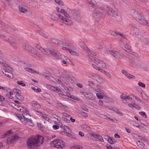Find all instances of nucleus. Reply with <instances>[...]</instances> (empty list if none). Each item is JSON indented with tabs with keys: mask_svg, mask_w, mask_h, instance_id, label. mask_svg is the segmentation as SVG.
Returning a JSON list of instances; mask_svg holds the SVG:
<instances>
[{
	"mask_svg": "<svg viewBox=\"0 0 149 149\" xmlns=\"http://www.w3.org/2000/svg\"><path fill=\"white\" fill-rule=\"evenodd\" d=\"M43 137L42 136L37 135L35 137L29 138L27 141L28 146L31 148L38 146L43 142Z\"/></svg>",
	"mask_w": 149,
	"mask_h": 149,
	"instance_id": "obj_1",
	"label": "nucleus"
},
{
	"mask_svg": "<svg viewBox=\"0 0 149 149\" xmlns=\"http://www.w3.org/2000/svg\"><path fill=\"white\" fill-rule=\"evenodd\" d=\"M107 14L108 15L115 17L117 21H121L122 20L121 15L117 8H112L110 6H107Z\"/></svg>",
	"mask_w": 149,
	"mask_h": 149,
	"instance_id": "obj_2",
	"label": "nucleus"
},
{
	"mask_svg": "<svg viewBox=\"0 0 149 149\" xmlns=\"http://www.w3.org/2000/svg\"><path fill=\"white\" fill-rule=\"evenodd\" d=\"M12 130H9L6 132L1 137L4 138L6 137L9 136L7 139V143L8 144H10L14 143L18 138V136L13 134Z\"/></svg>",
	"mask_w": 149,
	"mask_h": 149,
	"instance_id": "obj_3",
	"label": "nucleus"
},
{
	"mask_svg": "<svg viewBox=\"0 0 149 149\" xmlns=\"http://www.w3.org/2000/svg\"><path fill=\"white\" fill-rule=\"evenodd\" d=\"M51 19L55 21H61L63 23L68 25H71L73 23L72 21L71 20L64 18L63 15L60 14L58 15L55 13H53L51 15Z\"/></svg>",
	"mask_w": 149,
	"mask_h": 149,
	"instance_id": "obj_4",
	"label": "nucleus"
},
{
	"mask_svg": "<svg viewBox=\"0 0 149 149\" xmlns=\"http://www.w3.org/2000/svg\"><path fill=\"white\" fill-rule=\"evenodd\" d=\"M0 38L3 41L9 43L14 49L16 50L17 49V44L16 41L13 37H8L7 33H5L3 35H0Z\"/></svg>",
	"mask_w": 149,
	"mask_h": 149,
	"instance_id": "obj_5",
	"label": "nucleus"
},
{
	"mask_svg": "<svg viewBox=\"0 0 149 149\" xmlns=\"http://www.w3.org/2000/svg\"><path fill=\"white\" fill-rule=\"evenodd\" d=\"M131 29L133 30V33L135 37L139 39H141L143 37L142 32L135 24H130Z\"/></svg>",
	"mask_w": 149,
	"mask_h": 149,
	"instance_id": "obj_6",
	"label": "nucleus"
},
{
	"mask_svg": "<svg viewBox=\"0 0 149 149\" xmlns=\"http://www.w3.org/2000/svg\"><path fill=\"white\" fill-rule=\"evenodd\" d=\"M50 144L52 146L57 148H62L65 146V142L61 139H56L51 142Z\"/></svg>",
	"mask_w": 149,
	"mask_h": 149,
	"instance_id": "obj_7",
	"label": "nucleus"
},
{
	"mask_svg": "<svg viewBox=\"0 0 149 149\" xmlns=\"http://www.w3.org/2000/svg\"><path fill=\"white\" fill-rule=\"evenodd\" d=\"M103 13V10L99 8H97L94 10L93 16L96 22H99L100 19Z\"/></svg>",
	"mask_w": 149,
	"mask_h": 149,
	"instance_id": "obj_8",
	"label": "nucleus"
},
{
	"mask_svg": "<svg viewBox=\"0 0 149 149\" xmlns=\"http://www.w3.org/2000/svg\"><path fill=\"white\" fill-rule=\"evenodd\" d=\"M22 115L23 118L26 121V124H27L30 126H32L33 125V123L32 122V120L31 119H29L28 118L30 116V115L26 113H22Z\"/></svg>",
	"mask_w": 149,
	"mask_h": 149,
	"instance_id": "obj_9",
	"label": "nucleus"
},
{
	"mask_svg": "<svg viewBox=\"0 0 149 149\" xmlns=\"http://www.w3.org/2000/svg\"><path fill=\"white\" fill-rule=\"evenodd\" d=\"M31 106L36 111L37 113H40L42 115H44L45 113L44 112H41L40 111L36 110H38L41 108L40 104L37 102L35 101H33L31 103Z\"/></svg>",
	"mask_w": 149,
	"mask_h": 149,
	"instance_id": "obj_10",
	"label": "nucleus"
},
{
	"mask_svg": "<svg viewBox=\"0 0 149 149\" xmlns=\"http://www.w3.org/2000/svg\"><path fill=\"white\" fill-rule=\"evenodd\" d=\"M109 54L112 56L113 57L116 58H122V56H121L120 53L114 50H110L108 51Z\"/></svg>",
	"mask_w": 149,
	"mask_h": 149,
	"instance_id": "obj_11",
	"label": "nucleus"
},
{
	"mask_svg": "<svg viewBox=\"0 0 149 149\" xmlns=\"http://www.w3.org/2000/svg\"><path fill=\"white\" fill-rule=\"evenodd\" d=\"M52 56L55 57L57 59H66V60L67 59V57H66L64 55L61 54L58 51L55 52Z\"/></svg>",
	"mask_w": 149,
	"mask_h": 149,
	"instance_id": "obj_12",
	"label": "nucleus"
},
{
	"mask_svg": "<svg viewBox=\"0 0 149 149\" xmlns=\"http://www.w3.org/2000/svg\"><path fill=\"white\" fill-rule=\"evenodd\" d=\"M80 93L88 99L92 100L95 98L93 94L92 93L83 91H81Z\"/></svg>",
	"mask_w": 149,
	"mask_h": 149,
	"instance_id": "obj_13",
	"label": "nucleus"
},
{
	"mask_svg": "<svg viewBox=\"0 0 149 149\" xmlns=\"http://www.w3.org/2000/svg\"><path fill=\"white\" fill-rule=\"evenodd\" d=\"M131 13L132 17L136 20H138L141 15L137 11L134 9L132 10Z\"/></svg>",
	"mask_w": 149,
	"mask_h": 149,
	"instance_id": "obj_14",
	"label": "nucleus"
},
{
	"mask_svg": "<svg viewBox=\"0 0 149 149\" xmlns=\"http://www.w3.org/2000/svg\"><path fill=\"white\" fill-rule=\"evenodd\" d=\"M95 63L99 65V66L104 68H106V65L105 63L103 61L100 60L98 59H94Z\"/></svg>",
	"mask_w": 149,
	"mask_h": 149,
	"instance_id": "obj_15",
	"label": "nucleus"
},
{
	"mask_svg": "<svg viewBox=\"0 0 149 149\" xmlns=\"http://www.w3.org/2000/svg\"><path fill=\"white\" fill-rule=\"evenodd\" d=\"M137 20L141 24L144 25H147L149 26V24H148L147 21L142 15H141Z\"/></svg>",
	"mask_w": 149,
	"mask_h": 149,
	"instance_id": "obj_16",
	"label": "nucleus"
},
{
	"mask_svg": "<svg viewBox=\"0 0 149 149\" xmlns=\"http://www.w3.org/2000/svg\"><path fill=\"white\" fill-rule=\"evenodd\" d=\"M122 73L125 75L127 78L129 79H134L135 76L133 75L130 74L129 73L127 72L125 70H123L121 71Z\"/></svg>",
	"mask_w": 149,
	"mask_h": 149,
	"instance_id": "obj_17",
	"label": "nucleus"
},
{
	"mask_svg": "<svg viewBox=\"0 0 149 149\" xmlns=\"http://www.w3.org/2000/svg\"><path fill=\"white\" fill-rule=\"evenodd\" d=\"M28 3L29 5L33 7H35L37 8H40V6H38L37 3L33 0H29L28 1Z\"/></svg>",
	"mask_w": 149,
	"mask_h": 149,
	"instance_id": "obj_18",
	"label": "nucleus"
},
{
	"mask_svg": "<svg viewBox=\"0 0 149 149\" xmlns=\"http://www.w3.org/2000/svg\"><path fill=\"white\" fill-rule=\"evenodd\" d=\"M50 42L59 46H61L62 45V41L55 38L51 39Z\"/></svg>",
	"mask_w": 149,
	"mask_h": 149,
	"instance_id": "obj_19",
	"label": "nucleus"
},
{
	"mask_svg": "<svg viewBox=\"0 0 149 149\" xmlns=\"http://www.w3.org/2000/svg\"><path fill=\"white\" fill-rule=\"evenodd\" d=\"M71 13L75 20L77 21H80L81 20V18L79 15L75 11H72Z\"/></svg>",
	"mask_w": 149,
	"mask_h": 149,
	"instance_id": "obj_20",
	"label": "nucleus"
},
{
	"mask_svg": "<svg viewBox=\"0 0 149 149\" xmlns=\"http://www.w3.org/2000/svg\"><path fill=\"white\" fill-rule=\"evenodd\" d=\"M47 49L52 56L57 51L55 50L54 47L51 45H49L47 47Z\"/></svg>",
	"mask_w": 149,
	"mask_h": 149,
	"instance_id": "obj_21",
	"label": "nucleus"
},
{
	"mask_svg": "<svg viewBox=\"0 0 149 149\" xmlns=\"http://www.w3.org/2000/svg\"><path fill=\"white\" fill-rule=\"evenodd\" d=\"M61 78H65L68 79L70 78V77L67 72L66 71H64L62 73V74L61 75Z\"/></svg>",
	"mask_w": 149,
	"mask_h": 149,
	"instance_id": "obj_22",
	"label": "nucleus"
},
{
	"mask_svg": "<svg viewBox=\"0 0 149 149\" xmlns=\"http://www.w3.org/2000/svg\"><path fill=\"white\" fill-rule=\"evenodd\" d=\"M17 117L19 119L21 122L24 124H26V122L24 119L23 118V117L22 113L21 114H17Z\"/></svg>",
	"mask_w": 149,
	"mask_h": 149,
	"instance_id": "obj_23",
	"label": "nucleus"
},
{
	"mask_svg": "<svg viewBox=\"0 0 149 149\" xmlns=\"http://www.w3.org/2000/svg\"><path fill=\"white\" fill-rule=\"evenodd\" d=\"M82 127L85 131L87 132H91V129L88 125H83Z\"/></svg>",
	"mask_w": 149,
	"mask_h": 149,
	"instance_id": "obj_24",
	"label": "nucleus"
},
{
	"mask_svg": "<svg viewBox=\"0 0 149 149\" xmlns=\"http://www.w3.org/2000/svg\"><path fill=\"white\" fill-rule=\"evenodd\" d=\"M33 56L36 57V58L40 60H42L43 59V56L38 51Z\"/></svg>",
	"mask_w": 149,
	"mask_h": 149,
	"instance_id": "obj_25",
	"label": "nucleus"
},
{
	"mask_svg": "<svg viewBox=\"0 0 149 149\" xmlns=\"http://www.w3.org/2000/svg\"><path fill=\"white\" fill-rule=\"evenodd\" d=\"M23 48L29 52L32 47L27 44H24L22 45Z\"/></svg>",
	"mask_w": 149,
	"mask_h": 149,
	"instance_id": "obj_26",
	"label": "nucleus"
},
{
	"mask_svg": "<svg viewBox=\"0 0 149 149\" xmlns=\"http://www.w3.org/2000/svg\"><path fill=\"white\" fill-rule=\"evenodd\" d=\"M137 144L138 146L141 148L143 149L145 146V145L142 142L140 141H138L137 142Z\"/></svg>",
	"mask_w": 149,
	"mask_h": 149,
	"instance_id": "obj_27",
	"label": "nucleus"
},
{
	"mask_svg": "<svg viewBox=\"0 0 149 149\" xmlns=\"http://www.w3.org/2000/svg\"><path fill=\"white\" fill-rule=\"evenodd\" d=\"M88 2L89 5H91L93 7L96 4V2L95 0H87Z\"/></svg>",
	"mask_w": 149,
	"mask_h": 149,
	"instance_id": "obj_28",
	"label": "nucleus"
},
{
	"mask_svg": "<svg viewBox=\"0 0 149 149\" xmlns=\"http://www.w3.org/2000/svg\"><path fill=\"white\" fill-rule=\"evenodd\" d=\"M79 45L81 48H82L84 49H85L86 48H87L88 49H89L88 48L86 47L85 43L83 42H80L79 43Z\"/></svg>",
	"mask_w": 149,
	"mask_h": 149,
	"instance_id": "obj_29",
	"label": "nucleus"
},
{
	"mask_svg": "<svg viewBox=\"0 0 149 149\" xmlns=\"http://www.w3.org/2000/svg\"><path fill=\"white\" fill-rule=\"evenodd\" d=\"M19 10L20 12L24 13H25L27 11V10L26 8L21 6L19 7Z\"/></svg>",
	"mask_w": 149,
	"mask_h": 149,
	"instance_id": "obj_30",
	"label": "nucleus"
},
{
	"mask_svg": "<svg viewBox=\"0 0 149 149\" xmlns=\"http://www.w3.org/2000/svg\"><path fill=\"white\" fill-rule=\"evenodd\" d=\"M37 52V51L36 49L32 47L29 52L31 53L32 55L34 56Z\"/></svg>",
	"mask_w": 149,
	"mask_h": 149,
	"instance_id": "obj_31",
	"label": "nucleus"
},
{
	"mask_svg": "<svg viewBox=\"0 0 149 149\" xmlns=\"http://www.w3.org/2000/svg\"><path fill=\"white\" fill-rule=\"evenodd\" d=\"M24 70L29 72H30L31 73H36V72L32 69L28 68H25Z\"/></svg>",
	"mask_w": 149,
	"mask_h": 149,
	"instance_id": "obj_32",
	"label": "nucleus"
},
{
	"mask_svg": "<svg viewBox=\"0 0 149 149\" xmlns=\"http://www.w3.org/2000/svg\"><path fill=\"white\" fill-rule=\"evenodd\" d=\"M96 81L100 84H102L104 83V80L103 79L98 76H97L96 77Z\"/></svg>",
	"mask_w": 149,
	"mask_h": 149,
	"instance_id": "obj_33",
	"label": "nucleus"
},
{
	"mask_svg": "<svg viewBox=\"0 0 149 149\" xmlns=\"http://www.w3.org/2000/svg\"><path fill=\"white\" fill-rule=\"evenodd\" d=\"M116 141L114 139L111 137H110L109 141H108L109 143L111 144L116 143Z\"/></svg>",
	"mask_w": 149,
	"mask_h": 149,
	"instance_id": "obj_34",
	"label": "nucleus"
},
{
	"mask_svg": "<svg viewBox=\"0 0 149 149\" xmlns=\"http://www.w3.org/2000/svg\"><path fill=\"white\" fill-rule=\"evenodd\" d=\"M51 90L56 93H58L61 91V90L60 89H58L56 87L51 86L50 88Z\"/></svg>",
	"mask_w": 149,
	"mask_h": 149,
	"instance_id": "obj_35",
	"label": "nucleus"
},
{
	"mask_svg": "<svg viewBox=\"0 0 149 149\" xmlns=\"http://www.w3.org/2000/svg\"><path fill=\"white\" fill-rule=\"evenodd\" d=\"M90 134V138L94 140H95L96 139H97L96 136H97V134H95L94 133H93L91 134Z\"/></svg>",
	"mask_w": 149,
	"mask_h": 149,
	"instance_id": "obj_36",
	"label": "nucleus"
},
{
	"mask_svg": "<svg viewBox=\"0 0 149 149\" xmlns=\"http://www.w3.org/2000/svg\"><path fill=\"white\" fill-rule=\"evenodd\" d=\"M100 71L102 72L104 74H105L106 75L108 76H109L110 75V74L108 72H107L106 71L104 70L103 69H100Z\"/></svg>",
	"mask_w": 149,
	"mask_h": 149,
	"instance_id": "obj_37",
	"label": "nucleus"
},
{
	"mask_svg": "<svg viewBox=\"0 0 149 149\" xmlns=\"http://www.w3.org/2000/svg\"><path fill=\"white\" fill-rule=\"evenodd\" d=\"M15 97L17 99L20 100L22 101H23L24 99V97L20 95H16L15 96Z\"/></svg>",
	"mask_w": 149,
	"mask_h": 149,
	"instance_id": "obj_38",
	"label": "nucleus"
},
{
	"mask_svg": "<svg viewBox=\"0 0 149 149\" xmlns=\"http://www.w3.org/2000/svg\"><path fill=\"white\" fill-rule=\"evenodd\" d=\"M130 48V46L129 45H125L124 47V48L123 47V49L124 50H125L127 52H130V49H129Z\"/></svg>",
	"mask_w": 149,
	"mask_h": 149,
	"instance_id": "obj_39",
	"label": "nucleus"
},
{
	"mask_svg": "<svg viewBox=\"0 0 149 149\" xmlns=\"http://www.w3.org/2000/svg\"><path fill=\"white\" fill-rule=\"evenodd\" d=\"M107 1L109 3V5L108 6H110L112 8H116L115 7V3L114 2H111L107 0Z\"/></svg>",
	"mask_w": 149,
	"mask_h": 149,
	"instance_id": "obj_40",
	"label": "nucleus"
},
{
	"mask_svg": "<svg viewBox=\"0 0 149 149\" xmlns=\"http://www.w3.org/2000/svg\"><path fill=\"white\" fill-rule=\"evenodd\" d=\"M63 129L66 132H70L71 131V130L68 127L66 126H64L63 127Z\"/></svg>",
	"mask_w": 149,
	"mask_h": 149,
	"instance_id": "obj_41",
	"label": "nucleus"
},
{
	"mask_svg": "<svg viewBox=\"0 0 149 149\" xmlns=\"http://www.w3.org/2000/svg\"><path fill=\"white\" fill-rule=\"evenodd\" d=\"M55 2L61 6H63L64 4L62 1H61L59 0H55Z\"/></svg>",
	"mask_w": 149,
	"mask_h": 149,
	"instance_id": "obj_42",
	"label": "nucleus"
},
{
	"mask_svg": "<svg viewBox=\"0 0 149 149\" xmlns=\"http://www.w3.org/2000/svg\"><path fill=\"white\" fill-rule=\"evenodd\" d=\"M80 114L81 116L84 117H87L88 116V114L85 112H81L79 113Z\"/></svg>",
	"mask_w": 149,
	"mask_h": 149,
	"instance_id": "obj_43",
	"label": "nucleus"
},
{
	"mask_svg": "<svg viewBox=\"0 0 149 149\" xmlns=\"http://www.w3.org/2000/svg\"><path fill=\"white\" fill-rule=\"evenodd\" d=\"M5 75L10 78H13V75L11 73L9 72H7V73L5 74Z\"/></svg>",
	"mask_w": 149,
	"mask_h": 149,
	"instance_id": "obj_44",
	"label": "nucleus"
},
{
	"mask_svg": "<svg viewBox=\"0 0 149 149\" xmlns=\"http://www.w3.org/2000/svg\"><path fill=\"white\" fill-rule=\"evenodd\" d=\"M112 34L113 35H119L121 36L123 38H125V36L123 34L119 33H117L116 32H115L113 33Z\"/></svg>",
	"mask_w": 149,
	"mask_h": 149,
	"instance_id": "obj_45",
	"label": "nucleus"
},
{
	"mask_svg": "<svg viewBox=\"0 0 149 149\" xmlns=\"http://www.w3.org/2000/svg\"><path fill=\"white\" fill-rule=\"evenodd\" d=\"M72 149H83V148L80 146H75L73 147Z\"/></svg>",
	"mask_w": 149,
	"mask_h": 149,
	"instance_id": "obj_46",
	"label": "nucleus"
},
{
	"mask_svg": "<svg viewBox=\"0 0 149 149\" xmlns=\"http://www.w3.org/2000/svg\"><path fill=\"white\" fill-rule=\"evenodd\" d=\"M96 137L100 141L102 142H104L103 139L101 136H100L99 135L97 134Z\"/></svg>",
	"mask_w": 149,
	"mask_h": 149,
	"instance_id": "obj_47",
	"label": "nucleus"
},
{
	"mask_svg": "<svg viewBox=\"0 0 149 149\" xmlns=\"http://www.w3.org/2000/svg\"><path fill=\"white\" fill-rule=\"evenodd\" d=\"M32 88L35 91L37 92H40L41 91V89L39 88H37V89H36L34 87H32Z\"/></svg>",
	"mask_w": 149,
	"mask_h": 149,
	"instance_id": "obj_48",
	"label": "nucleus"
},
{
	"mask_svg": "<svg viewBox=\"0 0 149 149\" xmlns=\"http://www.w3.org/2000/svg\"><path fill=\"white\" fill-rule=\"evenodd\" d=\"M68 50L69 52L73 55H76L77 54V53L76 52L73 51L71 49H69Z\"/></svg>",
	"mask_w": 149,
	"mask_h": 149,
	"instance_id": "obj_49",
	"label": "nucleus"
},
{
	"mask_svg": "<svg viewBox=\"0 0 149 149\" xmlns=\"http://www.w3.org/2000/svg\"><path fill=\"white\" fill-rule=\"evenodd\" d=\"M139 114L143 116H145V118H147V115L146 113L144 111L140 112H139Z\"/></svg>",
	"mask_w": 149,
	"mask_h": 149,
	"instance_id": "obj_50",
	"label": "nucleus"
},
{
	"mask_svg": "<svg viewBox=\"0 0 149 149\" xmlns=\"http://www.w3.org/2000/svg\"><path fill=\"white\" fill-rule=\"evenodd\" d=\"M113 111L116 112L118 114H120L121 116L123 115V114L121 111H119L118 109H113Z\"/></svg>",
	"mask_w": 149,
	"mask_h": 149,
	"instance_id": "obj_51",
	"label": "nucleus"
},
{
	"mask_svg": "<svg viewBox=\"0 0 149 149\" xmlns=\"http://www.w3.org/2000/svg\"><path fill=\"white\" fill-rule=\"evenodd\" d=\"M40 51L41 52H42L44 54L46 55H48V53L47 52L46 50L44 49V48H42L41 49H40Z\"/></svg>",
	"mask_w": 149,
	"mask_h": 149,
	"instance_id": "obj_52",
	"label": "nucleus"
},
{
	"mask_svg": "<svg viewBox=\"0 0 149 149\" xmlns=\"http://www.w3.org/2000/svg\"><path fill=\"white\" fill-rule=\"evenodd\" d=\"M57 103L59 107L63 108H65V106L63 105L62 103H60L59 101H57Z\"/></svg>",
	"mask_w": 149,
	"mask_h": 149,
	"instance_id": "obj_53",
	"label": "nucleus"
},
{
	"mask_svg": "<svg viewBox=\"0 0 149 149\" xmlns=\"http://www.w3.org/2000/svg\"><path fill=\"white\" fill-rule=\"evenodd\" d=\"M41 118H43L46 120L47 121H49V120H50V119L49 117H47L46 116H44L43 115H41Z\"/></svg>",
	"mask_w": 149,
	"mask_h": 149,
	"instance_id": "obj_54",
	"label": "nucleus"
},
{
	"mask_svg": "<svg viewBox=\"0 0 149 149\" xmlns=\"http://www.w3.org/2000/svg\"><path fill=\"white\" fill-rule=\"evenodd\" d=\"M17 83L18 84L22 86H26V84L23 83L22 81H17Z\"/></svg>",
	"mask_w": 149,
	"mask_h": 149,
	"instance_id": "obj_55",
	"label": "nucleus"
},
{
	"mask_svg": "<svg viewBox=\"0 0 149 149\" xmlns=\"http://www.w3.org/2000/svg\"><path fill=\"white\" fill-rule=\"evenodd\" d=\"M64 15L65 16V17H64L65 18H67L68 19H70V16L69 15H68L67 14V12H66L64 14Z\"/></svg>",
	"mask_w": 149,
	"mask_h": 149,
	"instance_id": "obj_56",
	"label": "nucleus"
},
{
	"mask_svg": "<svg viewBox=\"0 0 149 149\" xmlns=\"http://www.w3.org/2000/svg\"><path fill=\"white\" fill-rule=\"evenodd\" d=\"M39 34L40 35H41V36H42L44 37H45V38H48V37H47V36L46 35H45L42 32V31H40L39 32Z\"/></svg>",
	"mask_w": 149,
	"mask_h": 149,
	"instance_id": "obj_57",
	"label": "nucleus"
},
{
	"mask_svg": "<svg viewBox=\"0 0 149 149\" xmlns=\"http://www.w3.org/2000/svg\"><path fill=\"white\" fill-rule=\"evenodd\" d=\"M138 85L139 86L143 88H144L146 86V85L144 84L141 82H139L138 83Z\"/></svg>",
	"mask_w": 149,
	"mask_h": 149,
	"instance_id": "obj_58",
	"label": "nucleus"
},
{
	"mask_svg": "<svg viewBox=\"0 0 149 149\" xmlns=\"http://www.w3.org/2000/svg\"><path fill=\"white\" fill-rule=\"evenodd\" d=\"M92 67L94 68H95V69H96L97 70H100V68H99V67H98V66H97V65H95L94 64H92Z\"/></svg>",
	"mask_w": 149,
	"mask_h": 149,
	"instance_id": "obj_59",
	"label": "nucleus"
},
{
	"mask_svg": "<svg viewBox=\"0 0 149 149\" xmlns=\"http://www.w3.org/2000/svg\"><path fill=\"white\" fill-rule=\"evenodd\" d=\"M13 91L14 93H16L17 94H20L19 92H21L19 90L17 91V90L15 88H13Z\"/></svg>",
	"mask_w": 149,
	"mask_h": 149,
	"instance_id": "obj_60",
	"label": "nucleus"
},
{
	"mask_svg": "<svg viewBox=\"0 0 149 149\" xmlns=\"http://www.w3.org/2000/svg\"><path fill=\"white\" fill-rule=\"evenodd\" d=\"M62 119L64 121H65L66 123H70V121L68 119L62 117Z\"/></svg>",
	"mask_w": 149,
	"mask_h": 149,
	"instance_id": "obj_61",
	"label": "nucleus"
},
{
	"mask_svg": "<svg viewBox=\"0 0 149 149\" xmlns=\"http://www.w3.org/2000/svg\"><path fill=\"white\" fill-rule=\"evenodd\" d=\"M88 57L90 58L91 60H92L94 62H95V61L94 60V59H97V58H95L93 56L90 55H88Z\"/></svg>",
	"mask_w": 149,
	"mask_h": 149,
	"instance_id": "obj_62",
	"label": "nucleus"
},
{
	"mask_svg": "<svg viewBox=\"0 0 149 149\" xmlns=\"http://www.w3.org/2000/svg\"><path fill=\"white\" fill-rule=\"evenodd\" d=\"M62 45L61 46H60L62 47L63 46H65L66 47H68L69 46V44L68 43H65L62 41Z\"/></svg>",
	"mask_w": 149,
	"mask_h": 149,
	"instance_id": "obj_63",
	"label": "nucleus"
},
{
	"mask_svg": "<svg viewBox=\"0 0 149 149\" xmlns=\"http://www.w3.org/2000/svg\"><path fill=\"white\" fill-rule=\"evenodd\" d=\"M96 96L99 99H102L103 98V97L98 93H97L96 94Z\"/></svg>",
	"mask_w": 149,
	"mask_h": 149,
	"instance_id": "obj_64",
	"label": "nucleus"
}]
</instances>
